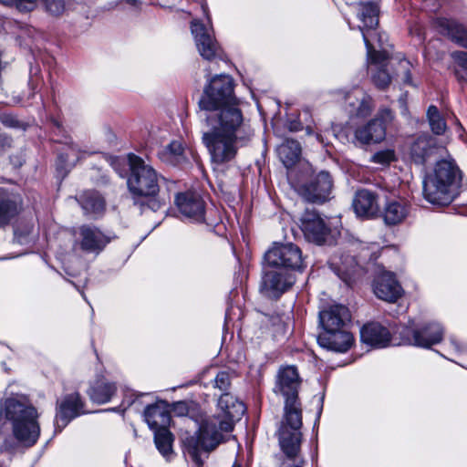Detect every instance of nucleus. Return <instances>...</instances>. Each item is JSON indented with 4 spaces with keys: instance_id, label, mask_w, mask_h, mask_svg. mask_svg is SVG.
Returning a JSON list of instances; mask_svg holds the SVG:
<instances>
[{
    "instance_id": "1",
    "label": "nucleus",
    "mask_w": 467,
    "mask_h": 467,
    "mask_svg": "<svg viewBox=\"0 0 467 467\" xmlns=\"http://www.w3.org/2000/svg\"><path fill=\"white\" fill-rule=\"evenodd\" d=\"M202 109V140L213 163L223 165L232 161L238 151L242 134L250 136L240 99L234 94V80L220 74L209 79L200 99Z\"/></svg>"
},
{
    "instance_id": "2",
    "label": "nucleus",
    "mask_w": 467,
    "mask_h": 467,
    "mask_svg": "<svg viewBox=\"0 0 467 467\" xmlns=\"http://www.w3.org/2000/svg\"><path fill=\"white\" fill-rule=\"evenodd\" d=\"M245 412L244 404L229 393H223L218 400L217 412L202 420L198 431L183 439L186 452L195 467H202L204 459L221 442L223 433L231 432L235 421Z\"/></svg>"
},
{
    "instance_id": "3",
    "label": "nucleus",
    "mask_w": 467,
    "mask_h": 467,
    "mask_svg": "<svg viewBox=\"0 0 467 467\" xmlns=\"http://www.w3.org/2000/svg\"><path fill=\"white\" fill-rule=\"evenodd\" d=\"M300 379L294 366L281 368L277 375L275 390L285 399L284 416L278 430V440L285 456L295 457L300 452L302 433V407L298 400Z\"/></svg>"
},
{
    "instance_id": "4",
    "label": "nucleus",
    "mask_w": 467,
    "mask_h": 467,
    "mask_svg": "<svg viewBox=\"0 0 467 467\" xmlns=\"http://www.w3.org/2000/svg\"><path fill=\"white\" fill-rule=\"evenodd\" d=\"M462 188V172L451 157L437 161L433 171L423 181L424 198L436 205L450 204Z\"/></svg>"
},
{
    "instance_id": "5",
    "label": "nucleus",
    "mask_w": 467,
    "mask_h": 467,
    "mask_svg": "<svg viewBox=\"0 0 467 467\" xmlns=\"http://www.w3.org/2000/svg\"><path fill=\"white\" fill-rule=\"evenodd\" d=\"M350 320V312L343 305L335 304L321 310L319 324L322 331L317 337L319 346L335 352L348 351L354 342L349 331Z\"/></svg>"
},
{
    "instance_id": "6",
    "label": "nucleus",
    "mask_w": 467,
    "mask_h": 467,
    "mask_svg": "<svg viewBox=\"0 0 467 467\" xmlns=\"http://www.w3.org/2000/svg\"><path fill=\"white\" fill-rule=\"evenodd\" d=\"M358 5V17L363 23V26L358 27L367 48L368 61L381 65L384 61H388L389 51L386 34L376 31L379 7L376 3L371 2L360 3Z\"/></svg>"
},
{
    "instance_id": "7",
    "label": "nucleus",
    "mask_w": 467,
    "mask_h": 467,
    "mask_svg": "<svg viewBox=\"0 0 467 467\" xmlns=\"http://www.w3.org/2000/svg\"><path fill=\"white\" fill-rule=\"evenodd\" d=\"M5 417L13 422L15 437L22 443L34 445L40 434V428L36 421L38 414L32 406H26L14 399L5 402Z\"/></svg>"
},
{
    "instance_id": "8",
    "label": "nucleus",
    "mask_w": 467,
    "mask_h": 467,
    "mask_svg": "<svg viewBox=\"0 0 467 467\" xmlns=\"http://www.w3.org/2000/svg\"><path fill=\"white\" fill-rule=\"evenodd\" d=\"M130 174L128 187L133 195L154 196L159 192V176L156 171L141 158L129 155Z\"/></svg>"
},
{
    "instance_id": "9",
    "label": "nucleus",
    "mask_w": 467,
    "mask_h": 467,
    "mask_svg": "<svg viewBox=\"0 0 467 467\" xmlns=\"http://www.w3.org/2000/svg\"><path fill=\"white\" fill-rule=\"evenodd\" d=\"M265 260L268 266L290 273L306 267L300 248L291 243L275 244L265 253Z\"/></svg>"
},
{
    "instance_id": "10",
    "label": "nucleus",
    "mask_w": 467,
    "mask_h": 467,
    "mask_svg": "<svg viewBox=\"0 0 467 467\" xmlns=\"http://www.w3.org/2000/svg\"><path fill=\"white\" fill-rule=\"evenodd\" d=\"M393 119L394 115L390 109H380L375 118L356 128L351 142L357 146L379 143L386 137L387 124Z\"/></svg>"
},
{
    "instance_id": "11",
    "label": "nucleus",
    "mask_w": 467,
    "mask_h": 467,
    "mask_svg": "<svg viewBox=\"0 0 467 467\" xmlns=\"http://www.w3.org/2000/svg\"><path fill=\"white\" fill-rule=\"evenodd\" d=\"M398 332L404 344L426 348L440 343L443 337V328L437 322L417 327L414 321H410L408 326L402 327Z\"/></svg>"
},
{
    "instance_id": "12",
    "label": "nucleus",
    "mask_w": 467,
    "mask_h": 467,
    "mask_svg": "<svg viewBox=\"0 0 467 467\" xmlns=\"http://www.w3.org/2000/svg\"><path fill=\"white\" fill-rule=\"evenodd\" d=\"M333 181L327 171L312 174L306 182L294 184L295 190L309 202H324L329 199Z\"/></svg>"
},
{
    "instance_id": "13",
    "label": "nucleus",
    "mask_w": 467,
    "mask_h": 467,
    "mask_svg": "<svg viewBox=\"0 0 467 467\" xmlns=\"http://www.w3.org/2000/svg\"><path fill=\"white\" fill-rule=\"evenodd\" d=\"M296 282L295 275L280 268H273L265 272L261 283V292L273 298H278Z\"/></svg>"
},
{
    "instance_id": "14",
    "label": "nucleus",
    "mask_w": 467,
    "mask_h": 467,
    "mask_svg": "<svg viewBox=\"0 0 467 467\" xmlns=\"http://www.w3.org/2000/svg\"><path fill=\"white\" fill-rule=\"evenodd\" d=\"M191 29L200 55L207 60L215 58L218 56L219 47L212 35L211 28L198 20H193Z\"/></svg>"
},
{
    "instance_id": "15",
    "label": "nucleus",
    "mask_w": 467,
    "mask_h": 467,
    "mask_svg": "<svg viewBox=\"0 0 467 467\" xmlns=\"http://www.w3.org/2000/svg\"><path fill=\"white\" fill-rule=\"evenodd\" d=\"M84 413L83 402L78 393L67 395L59 403L56 418L55 430L61 431L74 418Z\"/></svg>"
},
{
    "instance_id": "16",
    "label": "nucleus",
    "mask_w": 467,
    "mask_h": 467,
    "mask_svg": "<svg viewBox=\"0 0 467 467\" xmlns=\"http://www.w3.org/2000/svg\"><path fill=\"white\" fill-rule=\"evenodd\" d=\"M301 230L309 242L322 244L328 234V228L315 211H306L301 217Z\"/></svg>"
},
{
    "instance_id": "17",
    "label": "nucleus",
    "mask_w": 467,
    "mask_h": 467,
    "mask_svg": "<svg viewBox=\"0 0 467 467\" xmlns=\"http://www.w3.org/2000/svg\"><path fill=\"white\" fill-rule=\"evenodd\" d=\"M175 203L182 214L192 222L202 223L204 221V202L198 193L192 192L178 193Z\"/></svg>"
},
{
    "instance_id": "18",
    "label": "nucleus",
    "mask_w": 467,
    "mask_h": 467,
    "mask_svg": "<svg viewBox=\"0 0 467 467\" xmlns=\"http://www.w3.org/2000/svg\"><path fill=\"white\" fill-rule=\"evenodd\" d=\"M344 100L346 110L350 117L366 118L370 115L374 108L372 98L359 88L346 92Z\"/></svg>"
},
{
    "instance_id": "19",
    "label": "nucleus",
    "mask_w": 467,
    "mask_h": 467,
    "mask_svg": "<svg viewBox=\"0 0 467 467\" xmlns=\"http://www.w3.org/2000/svg\"><path fill=\"white\" fill-rule=\"evenodd\" d=\"M109 242L110 238L96 227L83 225L78 230L77 244L86 253L98 254Z\"/></svg>"
},
{
    "instance_id": "20",
    "label": "nucleus",
    "mask_w": 467,
    "mask_h": 467,
    "mask_svg": "<svg viewBox=\"0 0 467 467\" xmlns=\"http://www.w3.org/2000/svg\"><path fill=\"white\" fill-rule=\"evenodd\" d=\"M373 291L378 298L387 302H395L403 294L400 284L390 272H383L377 276Z\"/></svg>"
},
{
    "instance_id": "21",
    "label": "nucleus",
    "mask_w": 467,
    "mask_h": 467,
    "mask_svg": "<svg viewBox=\"0 0 467 467\" xmlns=\"http://www.w3.org/2000/svg\"><path fill=\"white\" fill-rule=\"evenodd\" d=\"M352 206L357 216L371 219L379 213V197L368 190L362 189L356 192Z\"/></svg>"
},
{
    "instance_id": "22",
    "label": "nucleus",
    "mask_w": 467,
    "mask_h": 467,
    "mask_svg": "<svg viewBox=\"0 0 467 467\" xmlns=\"http://www.w3.org/2000/svg\"><path fill=\"white\" fill-rule=\"evenodd\" d=\"M438 150L436 139L429 134H422L410 144V155L416 164H424L437 153Z\"/></svg>"
},
{
    "instance_id": "23",
    "label": "nucleus",
    "mask_w": 467,
    "mask_h": 467,
    "mask_svg": "<svg viewBox=\"0 0 467 467\" xmlns=\"http://www.w3.org/2000/svg\"><path fill=\"white\" fill-rule=\"evenodd\" d=\"M145 420L153 431L169 428L171 424V413L169 405L165 401H158L146 407L144 411Z\"/></svg>"
},
{
    "instance_id": "24",
    "label": "nucleus",
    "mask_w": 467,
    "mask_h": 467,
    "mask_svg": "<svg viewBox=\"0 0 467 467\" xmlns=\"http://www.w3.org/2000/svg\"><path fill=\"white\" fill-rule=\"evenodd\" d=\"M330 268L347 285H350L359 270L356 259L349 254H334L329 260Z\"/></svg>"
},
{
    "instance_id": "25",
    "label": "nucleus",
    "mask_w": 467,
    "mask_h": 467,
    "mask_svg": "<svg viewBox=\"0 0 467 467\" xmlns=\"http://www.w3.org/2000/svg\"><path fill=\"white\" fill-rule=\"evenodd\" d=\"M20 211V196L0 188V226L7 225L18 215Z\"/></svg>"
},
{
    "instance_id": "26",
    "label": "nucleus",
    "mask_w": 467,
    "mask_h": 467,
    "mask_svg": "<svg viewBox=\"0 0 467 467\" xmlns=\"http://www.w3.org/2000/svg\"><path fill=\"white\" fill-rule=\"evenodd\" d=\"M361 340L375 348H386L390 343L389 330L379 323L365 325L360 330Z\"/></svg>"
},
{
    "instance_id": "27",
    "label": "nucleus",
    "mask_w": 467,
    "mask_h": 467,
    "mask_svg": "<svg viewBox=\"0 0 467 467\" xmlns=\"http://www.w3.org/2000/svg\"><path fill=\"white\" fill-rule=\"evenodd\" d=\"M410 206L405 200L389 201L383 210V220L388 225L402 223L409 216Z\"/></svg>"
},
{
    "instance_id": "28",
    "label": "nucleus",
    "mask_w": 467,
    "mask_h": 467,
    "mask_svg": "<svg viewBox=\"0 0 467 467\" xmlns=\"http://www.w3.org/2000/svg\"><path fill=\"white\" fill-rule=\"evenodd\" d=\"M87 155H88V152L78 144L73 142L66 143L58 154L57 168L61 171H67V168L73 167Z\"/></svg>"
},
{
    "instance_id": "29",
    "label": "nucleus",
    "mask_w": 467,
    "mask_h": 467,
    "mask_svg": "<svg viewBox=\"0 0 467 467\" xmlns=\"http://www.w3.org/2000/svg\"><path fill=\"white\" fill-rule=\"evenodd\" d=\"M277 153L283 164L289 168L299 160L301 146L298 141L287 139L278 146Z\"/></svg>"
},
{
    "instance_id": "30",
    "label": "nucleus",
    "mask_w": 467,
    "mask_h": 467,
    "mask_svg": "<svg viewBox=\"0 0 467 467\" xmlns=\"http://www.w3.org/2000/svg\"><path fill=\"white\" fill-rule=\"evenodd\" d=\"M117 387L114 383L105 379L97 380L88 390V395L93 402L103 404L109 402L115 394Z\"/></svg>"
},
{
    "instance_id": "31",
    "label": "nucleus",
    "mask_w": 467,
    "mask_h": 467,
    "mask_svg": "<svg viewBox=\"0 0 467 467\" xmlns=\"http://www.w3.org/2000/svg\"><path fill=\"white\" fill-rule=\"evenodd\" d=\"M80 204L87 213L99 214L105 209V201L97 192H87L80 196Z\"/></svg>"
},
{
    "instance_id": "32",
    "label": "nucleus",
    "mask_w": 467,
    "mask_h": 467,
    "mask_svg": "<svg viewBox=\"0 0 467 467\" xmlns=\"http://www.w3.org/2000/svg\"><path fill=\"white\" fill-rule=\"evenodd\" d=\"M154 441L162 456L169 458L172 454L173 436L168 428L155 431Z\"/></svg>"
},
{
    "instance_id": "33",
    "label": "nucleus",
    "mask_w": 467,
    "mask_h": 467,
    "mask_svg": "<svg viewBox=\"0 0 467 467\" xmlns=\"http://www.w3.org/2000/svg\"><path fill=\"white\" fill-rule=\"evenodd\" d=\"M441 25L445 26L448 35L455 43L467 48V27L448 20L441 22Z\"/></svg>"
},
{
    "instance_id": "34",
    "label": "nucleus",
    "mask_w": 467,
    "mask_h": 467,
    "mask_svg": "<svg viewBox=\"0 0 467 467\" xmlns=\"http://www.w3.org/2000/svg\"><path fill=\"white\" fill-rule=\"evenodd\" d=\"M427 119L431 131L435 135H443L447 130L446 120L436 106L431 105L428 108Z\"/></svg>"
},
{
    "instance_id": "35",
    "label": "nucleus",
    "mask_w": 467,
    "mask_h": 467,
    "mask_svg": "<svg viewBox=\"0 0 467 467\" xmlns=\"http://www.w3.org/2000/svg\"><path fill=\"white\" fill-rule=\"evenodd\" d=\"M369 69L372 72V79L375 85L379 88H385L390 82V76L386 69L387 61L381 65L372 64L368 62Z\"/></svg>"
},
{
    "instance_id": "36",
    "label": "nucleus",
    "mask_w": 467,
    "mask_h": 467,
    "mask_svg": "<svg viewBox=\"0 0 467 467\" xmlns=\"http://www.w3.org/2000/svg\"><path fill=\"white\" fill-rule=\"evenodd\" d=\"M0 3L6 6H12L21 13L33 11L37 5V0H0Z\"/></svg>"
},
{
    "instance_id": "37",
    "label": "nucleus",
    "mask_w": 467,
    "mask_h": 467,
    "mask_svg": "<svg viewBox=\"0 0 467 467\" xmlns=\"http://www.w3.org/2000/svg\"><path fill=\"white\" fill-rule=\"evenodd\" d=\"M395 160V152L393 150L387 149L379 150L374 153L370 161L374 163L380 164L382 166H388Z\"/></svg>"
},
{
    "instance_id": "38",
    "label": "nucleus",
    "mask_w": 467,
    "mask_h": 467,
    "mask_svg": "<svg viewBox=\"0 0 467 467\" xmlns=\"http://www.w3.org/2000/svg\"><path fill=\"white\" fill-rule=\"evenodd\" d=\"M412 65L407 59H400L399 62V67L397 69V75L401 78L403 83L413 86L412 78L410 76V69Z\"/></svg>"
},
{
    "instance_id": "39",
    "label": "nucleus",
    "mask_w": 467,
    "mask_h": 467,
    "mask_svg": "<svg viewBox=\"0 0 467 467\" xmlns=\"http://www.w3.org/2000/svg\"><path fill=\"white\" fill-rule=\"evenodd\" d=\"M165 152L171 156V161L180 162L184 149L180 141L173 140L165 148Z\"/></svg>"
},
{
    "instance_id": "40",
    "label": "nucleus",
    "mask_w": 467,
    "mask_h": 467,
    "mask_svg": "<svg viewBox=\"0 0 467 467\" xmlns=\"http://www.w3.org/2000/svg\"><path fill=\"white\" fill-rule=\"evenodd\" d=\"M215 387L221 390H226L230 386V377L225 371H220L214 379Z\"/></svg>"
},
{
    "instance_id": "41",
    "label": "nucleus",
    "mask_w": 467,
    "mask_h": 467,
    "mask_svg": "<svg viewBox=\"0 0 467 467\" xmlns=\"http://www.w3.org/2000/svg\"><path fill=\"white\" fill-rule=\"evenodd\" d=\"M0 121L3 123V125H5V127H8V128H23L24 129V124L21 123L15 116L10 115V114L3 115L0 118Z\"/></svg>"
},
{
    "instance_id": "42",
    "label": "nucleus",
    "mask_w": 467,
    "mask_h": 467,
    "mask_svg": "<svg viewBox=\"0 0 467 467\" xmlns=\"http://www.w3.org/2000/svg\"><path fill=\"white\" fill-rule=\"evenodd\" d=\"M451 57L462 70L465 71L463 75H467V52L455 51L451 54Z\"/></svg>"
},
{
    "instance_id": "43",
    "label": "nucleus",
    "mask_w": 467,
    "mask_h": 467,
    "mask_svg": "<svg viewBox=\"0 0 467 467\" xmlns=\"http://www.w3.org/2000/svg\"><path fill=\"white\" fill-rule=\"evenodd\" d=\"M32 225H26L23 232H19L18 228L15 229V241L19 244H26L27 242V236L32 232Z\"/></svg>"
},
{
    "instance_id": "44",
    "label": "nucleus",
    "mask_w": 467,
    "mask_h": 467,
    "mask_svg": "<svg viewBox=\"0 0 467 467\" xmlns=\"http://www.w3.org/2000/svg\"><path fill=\"white\" fill-rule=\"evenodd\" d=\"M287 460L284 461V467H302L304 461L299 457V452L295 457L286 456Z\"/></svg>"
},
{
    "instance_id": "45",
    "label": "nucleus",
    "mask_w": 467,
    "mask_h": 467,
    "mask_svg": "<svg viewBox=\"0 0 467 467\" xmlns=\"http://www.w3.org/2000/svg\"><path fill=\"white\" fill-rule=\"evenodd\" d=\"M150 198L148 200V202H147L148 207L152 211H158L162 205L161 202L160 200L156 199L155 195L150 196Z\"/></svg>"
},
{
    "instance_id": "46",
    "label": "nucleus",
    "mask_w": 467,
    "mask_h": 467,
    "mask_svg": "<svg viewBox=\"0 0 467 467\" xmlns=\"http://www.w3.org/2000/svg\"><path fill=\"white\" fill-rule=\"evenodd\" d=\"M12 140L5 134L0 133V150L11 146Z\"/></svg>"
},
{
    "instance_id": "47",
    "label": "nucleus",
    "mask_w": 467,
    "mask_h": 467,
    "mask_svg": "<svg viewBox=\"0 0 467 467\" xmlns=\"http://www.w3.org/2000/svg\"><path fill=\"white\" fill-rule=\"evenodd\" d=\"M455 75L460 81H467V74L463 75L460 70H455Z\"/></svg>"
},
{
    "instance_id": "48",
    "label": "nucleus",
    "mask_w": 467,
    "mask_h": 467,
    "mask_svg": "<svg viewBox=\"0 0 467 467\" xmlns=\"http://www.w3.org/2000/svg\"><path fill=\"white\" fill-rule=\"evenodd\" d=\"M299 126H300L299 123H291L289 126V130L292 131H296V130H300Z\"/></svg>"
},
{
    "instance_id": "49",
    "label": "nucleus",
    "mask_w": 467,
    "mask_h": 467,
    "mask_svg": "<svg viewBox=\"0 0 467 467\" xmlns=\"http://www.w3.org/2000/svg\"><path fill=\"white\" fill-rule=\"evenodd\" d=\"M451 345H453L454 348H455L457 351H459V350L461 349L460 345L458 344V342L456 341V339L451 338Z\"/></svg>"
},
{
    "instance_id": "50",
    "label": "nucleus",
    "mask_w": 467,
    "mask_h": 467,
    "mask_svg": "<svg viewBox=\"0 0 467 467\" xmlns=\"http://www.w3.org/2000/svg\"><path fill=\"white\" fill-rule=\"evenodd\" d=\"M127 2L134 6L138 5V0H127Z\"/></svg>"
},
{
    "instance_id": "51",
    "label": "nucleus",
    "mask_w": 467,
    "mask_h": 467,
    "mask_svg": "<svg viewBox=\"0 0 467 467\" xmlns=\"http://www.w3.org/2000/svg\"><path fill=\"white\" fill-rule=\"evenodd\" d=\"M320 414H321V409L318 410L317 418V421H318V420H319Z\"/></svg>"
},
{
    "instance_id": "52",
    "label": "nucleus",
    "mask_w": 467,
    "mask_h": 467,
    "mask_svg": "<svg viewBox=\"0 0 467 467\" xmlns=\"http://www.w3.org/2000/svg\"><path fill=\"white\" fill-rule=\"evenodd\" d=\"M171 1V5H174V3L177 1V0H170Z\"/></svg>"
},
{
    "instance_id": "53",
    "label": "nucleus",
    "mask_w": 467,
    "mask_h": 467,
    "mask_svg": "<svg viewBox=\"0 0 467 467\" xmlns=\"http://www.w3.org/2000/svg\"><path fill=\"white\" fill-rule=\"evenodd\" d=\"M233 467H240V466H239V465H234V466H233Z\"/></svg>"
}]
</instances>
